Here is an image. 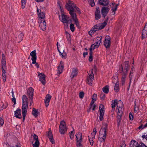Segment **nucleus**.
I'll use <instances>...</instances> for the list:
<instances>
[{
    "instance_id": "8",
    "label": "nucleus",
    "mask_w": 147,
    "mask_h": 147,
    "mask_svg": "<svg viewBox=\"0 0 147 147\" xmlns=\"http://www.w3.org/2000/svg\"><path fill=\"white\" fill-rule=\"evenodd\" d=\"M111 38L109 36H107L105 38L104 42V45L106 48H109L111 44Z\"/></svg>"
},
{
    "instance_id": "3",
    "label": "nucleus",
    "mask_w": 147,
    "mask_h": 147,
    "mask_svg": "<svg viewBox=\"0 0 147 147\" xmlns=\"http://www.w3.org/2000/svg\"><path fill=\"white\" fill-rule=\"evenodd\" d=\"M67 128L66 125V123L64 121L61 122L59 126V132L61 134H64L67 131Z\"/></svg>"
},
{
    "instance_id": "16",
    "label": "nucleus",
    "mask_w": 147,
    "mask_h": 147,
    "mask_svg": "<svg viewBox=\"0 0 147 147\" xmlns=\"http://www.w3.org/2000/svg\"><path fill=\"white\" fill-rule=\"evenodd\" d=\"M95 17L96 20H98L101 18L100 9L98 7L96 8V11L95 12Z\"/></svg>"
},
{
    "instance_id": "58",
    "label": "nucleus",
    "mask_w": 147,
    "mask_h": 147,
    "mask_svg": "<svg viewBox=\"0 0 147 147\" xmlns=\"http://www.w3.org/2000/svg\"><path fill=\"white\" fill-rule=\"evenodd\" d=\"M93 71L94 73H96V67H94L93 69L91 71L92 74H93Z\"/></svg>"
},
{
    "instance_id": "44",
    "label": "nucleus",
    "mask_w": 147,
    "mask_h": 147,
    "mask_svg": "<svg viewBox=\"0 0 147 147\" xmlns=\"http://www.w3.org/2000/svg\"><path fill=\"white\" fill-rule=\"evenodd\" d=\"M94 102V98H92V100L91 102L90 105V109L92 108V105H93V104Z\"/></svg>"
},
{
    "instance_id": "34",
    "label": "nucleus",
    "mask_w": 147,
    "mask_h": 147,
    "mask_svg": "<svg viewBox=\"0 0 147 147\" xmlns=\"http://www.w3.org/2000/svg\"><path fill=\"white\" fill-rule=\"evenodd\" d=\"M76 14H74V17L73 16H71L72 18L73 19V20L75 22V23L76 25L77 26H78L79 25V23L78 22V20L77 19V17L76 15Z\"/></svg>"
},
{
    "instance_id": "41",
    "label": "nucleus",
    "mask_w": 147,
    "mask_h": 147,
    "mask_svg": "<svg viewBox=\"0 0 147 147\" xmlns=\"http://www.w3.org/2000/svg\"><path fill=\"white\" fill-rule=\"evenodd\" d=\"M70 28L71 31H72V32H74L75 30V28L74 24H73L71 23L70 24Z\"/></svg>"
},
{
    "instance_id": "35",
    "label": "nucleus",
    "mask_w": 147,
    "mask_h": 147,
    "mask_svg": "<svg viewBox=\"0 0 147 147\" xmlns=\"http://www.w3.org/2000/svg\"><path fill=\"white\" fill-rule=\"evenodd\" d=\"M121 116H122V115H120L119 114H117V125H120V122L121 121Z\"/></svg>"
},
{
    "instance_id": "31",
    "label": "nucleus",
    "mask_w": 147,
    "mask_h": 147,
    "mask_svg": "<svg viewBox=\"0 0 147 147\" xmlns=\"http://www.w3.org/2000/svg\"><path fill=\"white\" fill-rule=\"evenodd\" d=\"M96 26H94L91 30L88 32V34L91 36H92V34L95 33L96 31H98L96 28Z\"/></svg>"
},
{
    "instance_id": "10",
    "label": "nucleus",
    "mask_w": 147,
    "mask_h": 147,
    "mask_svg": "<svg viewBox=\"0 0 147 147\" xmlns=\"http://www.w3.org/2000/svg\"><path fill=\"white\" fill-rule=\"evenodd\" d=\"M109 10V9L108 7H103L101 10V13L102 17L104 18L107 15Z\"/></svg>"
},
{
    "instance_id": "21",
    "label": "nucleus",
    "mask_w": 147,
    "mask_h": 147,
    "mask_svg": "<svg viewBox=\"0 0 147 147\" xmlns=\"http://www.w3.org/2000/svg\"><path fill=\"white\" fill-rule=\"evenodd\" d=\"M64 67L63 63L62 61H61L57 70L58 74H61L62 73Z\"/></svg>"
},
{
    "instance_id": "17",
    "label": "nucleus",
    "mask_w": 147,
    "mask_h": 147,
    "mask_svg": "<svg viewBox=\"0 0 147 147\" xmlns=\"http://www.w3.org/2000/svg\"><path fill=\"white\" fill-rule=\"evenodd\" d=\"M38 77L39 78V80L43 85L46 83V76L45 74H38Z\"/></svg>"
},
{
    "instance_id": "32",
    "label": "nucleus",
    "mask_w": 147,
    "mask_h": 147,
    "mask_svg": "<svg viewBox=\"0 0 147 147\" xmlns=\"http://www.w3.org/2000/svg\"><path fill=\"white\" fill-rule=\"evenodd\" d=\"M1 63L2 65L1 68L2 69V74H4L5 72V68L6 61L1 60Z\"/></svg>"
},
{
    "instance_id": "59",
    "label": "nucleus",
    "mask_w": 147,
    "mask_h": 147,
    "mask_svg": "<svg viewBox=\"0 0 147 147\" xmlns=\"http://www.w3.org/2000/svg\"><path fill=\"white\" fill-rule=\"evenodd\" d=\"M125 75L124 76V77H122L121 79V80L122 81L123 84L125 83Z\"/></svg>"
},
{
    "instance_id": "2",
    "label": "nucleus",
    "mask_w": 147,
    "mask_h": 147,
    "mask_svg": "<svg viewBox=\"0 0 147 147\" xmlns=\"http://www.w3.org/2000/svg\"><path fill=\"white\" fill-rule=\"evenodd\" d=\"M76 7V4L71 0H68V3H67L65 7L66 9L69 11V13L71 16L74 17V14H76L74 13L75 11L74 8Z\"/></svg>"
},
{
    "instance_id": "9",
    "label": "nucleus",
    "mask_w": 147,
    "mask_h": 147,
    "mask_svg": "<svg viewBox=\"0 0 147 147\" xmlns=\"http://www.w3.org/2000/svg\"><path fill=\"white\" fill-rule=\"evenodd\" d=\"M99 109L100 111L99 119L100 121H102L103 119L105 112L104 105H100Z\"/></svg>"
},
{
    "instance_id": "63",
    "label": "nucleus",
    "mask_w": 147,
    "mask_h": 147,
    "mask_svg": "<svg viewBox=\"0 0 147 147\" xmlns=\"http://www.w3.org/2000/svg\"><path fill=\"white\" fill-rule=\"evenodd\" d=\"M23 115V121H24L26 113H22Z\"/></svg>"
},
{
    "instance_id": "43",
    "label": "nucleus",
    "mask_w": 147,
    "mask_h": 147,
    "mask_svg": "<svg viewBox=\"0 0 147 147\" xmlns=\"http://www.w3.org/2000/svg\"><path fill=\"white\" fill-rule=\"evenodd\" d=\"M78 70L76 68H74L72 71L71 74H77Z\"/></svg>"
},
{
    "instance_id": "54",
    "label": "nucleus",
    "mask_w": 147,
    "mask_h": 147,
    "mask_svg": "<svg viewBox=\"0 0 147 147\" xmlns=\"http://www.w3.org/2000/svg\"><path fill=\"white\" fill-rule=\"evenodd\" d=\"M23 34L22 33H21L19 35L18 37L20 39V40L22 41V38L23 36Z\"/></svg>"
},
{
    "instance_id": "48",
    "label": "nucleus",
    "mask_w": 147,
    "mask_h": 147,
    "mask_svg": "<svg viewBox=\"0 0 147 147\" xmlns=\"http://www.w3.org/2000/svg\"><path fill=\"white\" fill-rule=\"evenodd\" d=\"M100 99L102 100H103L105 99V94L104 93H102L100 95Z\"/></svg>"
},
{
    "instance_id": "12",
    "label": "nucleus",
    "mask_w": 147,
    "mask_h": 147,
    "mask_svg": "<svg viewBox=\"0 0 147 147\" xmlns=\"http://www.w3.org/2000/svg\"><path fill=\"white\" fill-rule=\"evenodd\" d=\"M61 20L63 22L67 24L68 23L69 21V18L68 16L64 14H62L61 17L60 16H59V19H61Z\"/></svg>"
},
{
    "instance_id": "51",
    "label": "nucleus",
    "mask_w": 147,
    "mask_h": 147,
    "mask_svg": "<svg viewBox=\"0 0 147 147\" xmlns=\"http://www.w3.org/2000/svg\"><path fill=\"white\" fill-rule=\"evenodd\" d=\"M90 144L91 146H93L94 144V141L93 139L91 138L89 139Z\"/></svg>"
},
{
    "instance_id": "1",
    "label": "nucleus",
    "mask_w": 147,
    "mask_h": 147,
    "mask_svg": "<svg viewBox=\"0 0 147 147\" xmlns=\"http://www.w3.org/2000/svg\"><path fill=\"white\" fill-rule=\"evenodd\" d=\"M108 129L107 124L105 123L103 124L100 131L98 137V140L101 142H105Z\"/></svg>"
},
{
    "instance_id": "37",
    "label": "nucleus",
    "mask_w": 147,
    "mask_h": 147,
    "mask_svg": "<svg viewBox=\"0 0 147 147\" xmlns=\"http://www.w3.org/2000/svg\"><path fill=\"white\" fill-rule=\"evenodd\" d=\"M109 86H106L102 88V91L105 93L107 94L109 92Z\"/></svg>"
},
{
    "instance_id": "64",
    "label": "nucleus",
    "mask_w": 147,
    "mask_h": 147,
    "mask_svg": "<svg viewBox=\"0 0 147 147\" xmlns=\"http://www.w3.org/2000/svg\"><path fill=\"white\" fill-rule=\"evenodd\" d=\"M142 137L143 138H145L146 140H147V134L146 135H143L142 136Z\"/></svg>"
},
{
    "instance_id": "38",
    "label": "nucleus",
    "mask_w": 147,
    "mask_h": 147,
    "mask_svg": "<svg viewBox=\"0 0 147 147\" xmlns=\"http://www.w3.org/2000/svg\"><path fill=\"white\" fill-rule=\"evenodd\" d=\"M26 0H21V3L22 9H24V8L26 3Z\"/></svg>"
},
{
    "instance_id": "25",
    "label": "nucleus",
    "mask_w": 147,
    "mask_h": 147,
    "mask_svg": "<svg viewBox=\"0 0 147 147\" xmlns=\"http://www.w3.org/2000/svg\"><path fill=\"white\" fill-rule=\"evenodd\" d=\"M15 116L17 118L21 119L22 115L21 114V109H18L15 111Z\"/></svg>"
},
{
    "instance_id": "61",
    "label": "nucleus",
    "mask_w": 147,
    "mask_h": 147,
    "mask_svg": "<svg viewBox=\"0 0 147 147\" xmlns=\"http://www.w3.org/2000/svg\"><path fill=\"white\" fill-rule=\"evenodd\" d=\"M13 96L12 99V102L14 103V105H15L16 103V100L15 97Z\"/></svg>"
},
{
    "instance_id": "18",
    "label": "nucleus",
    "mask_w": 147,
    "mask_h": 147,
    "mask_svg": "<svg viewBox=\"0 0 147 147\" xmlns=\"http://www.w3.org/2000/svg\"><path fill=\"white\" fill-rule=\"evenodd\" d=\"M28 106V102L22 103V113H26Z\"/></svg>"
},
{
    "instance_id": "56",
    "label": "nucleus",
    "mask_w": 147,
    "mask_h": 147,
    "mask_svg": "<svg viewBox=\"0 0 147 147\" xmlns=\"http://www.w3.org/2000/svg\"><path fill=\"white\" fill-rule=\"evenodd\" d=\"M139 147H147V146L143 143H140V146Z\"/></svg>"
},
{
    "instance_id": "52",
    "label": "nucleus",
    "mask_w": 147,
    "mask_h": 147,
    "mask_svg": "<svg viewBox=\"0 0 147 147\" xmlns=\"http://www.w3.org/2000/svg\"><path fill=\"white\" fill-rule=\"evenodd\" d=\"M129 118L130 120H132L133 119V116L131 113H130L129 114Z\"/></svg>"
},
{
    "instance_id": "6",
    "label": "nucleus",
    "mask_w": 147,
    "mask_h": 147,
    "mask_svg": "<svg viewBox=\"0 0 147 147\" xmlns=\"http://www.w3.org/2000/svg\"><path fill=\"white\" fill-rule=\"evenodd\" d=\"M118 74H116L115 77L112 78H113L112 82L113 83H115V86H114V89L116 92H118L119 90V83L118 82Z\"/></svg>"
},
{
    "instance_id": "62",
    "label": "nucleus",
    "mask_w": 147,
    "mask_h": 147,
    "mask_svg": "<svg viewBox=\"0 0 147 147\" xmlns=\"http://www.w3.org/2000/svg\"><path fill=\"white\" fill-rule=\"evenodd\" d=\"M77 74H71L70 76L71 79H73L76 76Z\"/></svg>"
},
{
    "instance_id": "47",
    "label": "nucleus",
    "mask_w": 147,
    "mask_h": 147,
    "mask_svg": "<svg viewBox=\"0 0 147 147\" xmlns=\"http://www.w3.org/2000/svg\"><path fill=\"white\" fill-rule=\"evenodd\" d=\"M92 45L89 48V54L93 53L92 50H94L93 49V45Z\"/></svg>"
},
{
    "instance_id": "29",
    "label": "nucleus",
    "mask_w": 147,
    "mask_h": 147,
    "mask_svg": "<svg viewBox=\"0 0 147 147\" xmlns=\"http://www.w3.org/2000/svg\"><path fill=\"white\" fill-rule=\"evenodd\" d=\"M115 106L117 105V108H123V104L121 100L118 101L117 100V101L115 103Z\"/></svg>"
},
{
    "instance_id": "27",
    "label": "nucleus",
    "mask_w": 147,
    "mask_h": 147,
    "mask_svg": "<svg viewBox=\"0 0 147 147\" xmlns=\"http://www.w3.org/2000/svg\"><path fill=\"white\" fill-rule=\"evenodd\" d=\"M107 24H106L105 22H104L103 23H102L100 25H96L94 26H97L96 27V28L97 30H101L103 29Z\"/></svg>"
},
{
    "instance_id": "49",
    "label": "nucleus",
    "mask_w": 147,
    "mask_h": 147,
    "mask_svg": "<svg viewBox=\"0 0 147 147\" xmlns=\"http://www.w3.org/2000/svg\"><path fill=\"white\" fill-rule=\"evenodd\" d=\"M118 4L116 5L114 7H112V12H114V13H115V11L117 9V7Z\"/></svg>"
},
{
    "instance_id": "46",
    "label": "nucleus",
    "mask_w": 147,
    "mask_h": 147,
    "mask_svg": "<svg viewBox=\"0 0 147 147\" xmlns=\"http://www.w3.org/2000/svg\"><path fill=\"white\" fill-rule=\"evenodd\" d=\"M93 53L89 54V61L91 62L93 60Z\"/></svg>"
},
{
    "instance_id": "45",
    "label": "nucleus",
    "mask_w": 147,
    "mask_h": 147,
    "mask_svg": "<svg viewBox=\"0 0 147 147\" xmlns=\"http://www.w3.org/2000/svg\"><path fill=\"white\" fill-rule=\"evenodd\" d=\"M84 95V92H81L79 93V97L81 98H82Z\"/></svg>"
},
{
    "instance_id": "11",
    "label": "nucleus",
    "mask_w": 147,
    "mask_h": 147,
    "mask_svg": "<svg viewBox=\"0 0 147 147\" xmlns=\"http://www.w3.org/2000/svg\"><path fill=\"white\" fill-rule=\"evenodd\" d=\"M94 74H89L88 76H87V78L86 80V83L90 86L92 85V82L94 80Z\"/></svg>"
},
{
    "instance_id": "42",
    "label": "nucleus",
    "mask_w": 147,
    "mask_h": 147,
    "mask_svg": "<svg viewBox=\"0 0 147 147\" xmlns=\"http://www.w3.org/2000/svg\"><path fill=\"white\" fill-rule=\"evenodd\" d=\"M61 57L62 58L65 59L66 58V53L64 51H63V53L61 54Z\"/></svg>"
},
{
    "instance_id": "28",
    "label": "nucleus",
    "mask_w": 147,
    "mask_h": 147,
    "mask_svg": "<svg viewBox=\"0 0 147 147\" xmlns=\"http://www.w3.org/2000/svg\"><path fill=\"white\" fill-rule=\"evenodd\" d=\"M99 38H100V39L93 44L94 45H93V49L97 48L99 47L100 44L101 42L102 36H100Z\"/></svg>"
},
{
    "instance_id": "24",
    "label": "nucleus",
    "mask_w": 147,
    "mask_h": 147,
    "mask_svg": "<svg viewBox=\"0 0 147 147\" xmlns=\"http://www.w3.org/2000/svg\"><path fill=\"white\" fill-rule=\"evenodd\" d=\"M98 2L99 4L104 6H107L109 3L108 0H100Z\"/></svg>"
},
{
    "instance_id": "13",
    "label": "nucleus",
    "mask_w": 147,
    "mask_h": 147,
    "mask_svg": "<svg viewBox=\"0 0 147 147\" xmlns=\"http://www.w3.org/2000/svg\"><path fill=\"white\" fill-rule=\"evenodd\" d=\"M33 92L34 89L32 87H30L27 91V94L29 98L31 100H33Z\"/></svg>"
},
{
    "instance_id": "23",
    "label": "nucleus",
    "mask_w": 147,
    "mask_h": 147,
    "mask_svg": "<svg viewBox=\"0 0 147 147\" xmlns=\"http://www.w3.org/2000/svg\"><path fill=\"white\" fill-rule=\"evenodd\" d=\"M140 144L134 140H132L130 144L129 147H139Z\"/></svg>"
},
{
    "instance_id": "39",
    "label": "nucleus",
    "mask_w": 147,
    "mask_h": 147,
    "mask_svg": "<svg viewBox=\"0 0 147 147\" xmlns=\"http://www.w3.org/2000/svg\"><path fill=\"white\" fill-rule=\"evenodd\" d=\"M26 102H28V98L26 95H24L22 97V103H25Z\"/></svg>"
},
{
    "instance_id": "50",
    "label": "nucleus",
    "mask_w": 147,
    "mask_h": 147,
    "mask_svg": "<svg viewBox=\"0 0 147 147\" xmlns=\"http://www.w3.org/2000/svg\"><path fill=\"white\" fill-rule=\"evenodd\" d=\"M74 8L76 9V10L78 12V13L79 14H81V13L80 9L76 5V7Z\"/></svg>"
},
{
    "instance_id": "5",
    "label": "nucleus",
    "mask_w": 147,
    "mask_h": 147,
    "mask_svg": "<svg viewBox=\"0 0 147 147\" xmlns=\"http://www.w3.org/2000/svg\"><path fill=\"white\" fill-rule=\"evenodd\" d=\"M129 61H126L124 63V68L121 65L119 68V73L123 72V74L127 73L129 69Z\"/></svg>"
},
{
    "instance_id": "40",
    "label": "nucleus",
    "mask_w": 147,
    "mask_h": 147,
    "mask_svg": "<svg viewBox=\"0 0 147 147\" xmlns=\"http://www.w3.org/2000/svg\"><path fill=\"white\" fill-rule=\"evenodd\" d=\"M88 1L91 7H93L95 5V3L94 0H88Z\"/></svg>"
},
{
    "instance_id": "19",
    "label": "nucleus",
    "mask_w": 147,
    "mask_h": 147,
    "mask_svg": "<svg viewBox=\"0 0 147 147\" xmlns=\"http://www.w3.org/2000/svg\"><path fill=\"white\" fill-rule=\"evenodd\" d=\"M51 98V96L49 94H47L45 97V106L47 107L49 105V102Z\"/></svg>"
},
{
    "instance_id": "22",
    "label": "nucleus",
    "mask_w": 147,
    "mask_h": 147,
    "mask_svg": "<svg viewBox=\"0 0 147 147\" xmlns=\"http://www.w3.org/2000/svg\"><path fill=\"white\" fill-rule=\"evenodd\" d=\"M33 138L35 140L34 144H33V147H38L39 142L38 140V136L35 134H34L33 136Z\"/></svg>"
},
{
    "instance_id": "33",
    "label": "nucleus",
    "mask_w": 147,
    "mask_h": 147,
    "mask_svg": "<svg viewBox=\"0 0 147 147\" xmlns=\"http://www.w3.org/2000/svg\"><path fill=\"white\" fill-rule=\"evenodd\" d=\"M38 113L39 112L36 109L34 108H33L32 114L35 117H38Z\"/></svg>"
},
{
    "instance_id": "36",
    "label": "nucleus",
    "mask_w": 147,
    "mask_h": 147,
    "mask_svg": "<svg viewBox=\"0 0 147 147\" xmlns=\"http://www.w3.org/2000/svg\"><path fill=\"white\" fill-rule=\"evenodd\" d=\"M117 114H119L120 115H122L123 111V108H117Z\"/></svg>"
},
{
    "instance_id": "26",
    "label": "nucleus",
    "mask_w": 147,
    "mask_h": 147,
    "mask_svg": "<svg viewBox=\"0 0 147 147\" xmlns=\"http://www.w3.org/2000/svg\"><path fill=\"white\" fill-rule=\"evenodd\" d=\"M117 101V99H115L114 100H113L112 101V103L111 104L112 109L111 112V114L113 115L114 113L115 110V103Z\"/></svg>"
},
{
    "instance_id": "20",
    "label": "nucleus",
    "mask_w": 147,
    "mask_h": 147,
    "mask_svg": "<svg viewBox=\"0 0 147 147\" xmlns=\"http://www.w3.org/2000/svg\"><path fill=\"white\" fill-rule=\"evenodd\" d=\"M147 37V23L145 24L142 33V38L143 39Z\"/></svg>"
},
{
    "instance_id": "15",
    "label": "nucleus",
    "mask_w": 147,
    "mask_h": 147,
    "mask_svg": "<svg viewBox=\"0 0 147 147\" xmlns=\"http://www.w3.org/2000/svg\"><path fill=\"white\" fill-rule=\"evenodd\" d=\"M50 130L47 132V135L49 138L50 142L52 144L55 143V140L53 138V135L52 132L51 131V129H49Z\"/></svg>"
},
{
    "instance_id": "4",
    "label": "nucleus",
    "mask_w": 147,
    "mask_h": 147,
    "mask_svg": "<svg viewBox=\"0 0 147 147\" xmlns=\"http://www.w3.org/2000/svg\"><path fill=\"white\" fill-rule=\"evenodd\" d=\"M82 133L79 132L76 135V146L77 147H82L83 146L81 143L82 142Z\"/></svg>"
},
{
    "instance_id": "57",
    "label": "nucleus",
    "mask_w": 147,
    "mask_h": 147,
    "mask_svg": "<svg viewBox=\"0 0 147 147\" xmlns=\"http://www.w3.org/2000/svg\"><path fill=\"white\" fill-rule=\"evenodd\" d=\"M134 70H135L134 67H133V66H132L131 69L130 71L129 74H133V73L134 72Z\"/></svg>"
},
{
    "instance_id": "53",
    "label": "nucleus",
    "mask_w": 147,
    "mask_h": 147,
    "mask_svg": "<svg viewBox=\"0 0 147 147\" xmlns=\"http://www.w3.org/2000/svg\"><path fill=\"white\" fill-rule=\"evenodd\" d=\"M3 76V79L4 82H5L6 80V74H2Z\"/></svg>"
},
{
    "instance_id": "7",
    "label": "nucleus",
    "mask_w": 147,
    "mask_h": 147,
    "mask_svg": "<svg viewBox=\"0 0 147 147\" xmlns=\"http://www.w3.org/2000/svg\"><path fill=\"white\" fill-rule=\"evenodd\" d=\"M45 18H42L38 20V23H40L39 26L42 30L46 29V24L45 20Z\"/></svg>"
},
{
    "instance_id": "30",
    "label": "nucleus",
    "mask_w": 147,
    "mask_h": 147,
    "mask_svg": "<svg viewBox=\"0 0 147 147\" xmlns=\"http://www.w3.org/2000/svg\"><path fill=\"white\" fill-rule=\"evenodd\" d=\"M37 11L39 19L41 18H45V13L43 12H42L41 10L39 9L38 8H37Z\"/></svg>"
},
{
    "instance_id": "14",
    "label": "nucleus",
    "mask_w": 147,
    "mask_h": 147,
    "mask_svg": "<svg viewBox=\"0 0 147 147\" xmlns=\"http://www.w3.org/2000/svg\"><path fill=\"white\" fill-rule=\"evenodd\" d=\"M36 55L35 50L32 51L30 53V55L32 57L31 60L32 61V63L33 64H34L36 63Z\"/></svg>"
},
{
    "instance_id": "55",
    "label": "nucleus",
    "mask_w": 147,
    "mask_h": 147,
    "mask_svg": "<svg viewBox=\"0 0 147 147\" xmlns=\"http://www.w3.org/2000/svg\"><path fill=\"white\" fill-rule=\"evenodd\" d=\"M4 124L3 119L1 118H0V124L1 126H2Z\"/></svg>"
},
{
    "instance_id": "60",
    "label": "nucleus",
    "mask_w": 147,
    "mask_h": 147,
    "mask_svg": "<svg viewBox=\"0 0 147 147\" xmlns=\"http://www.w3.org/2000/svg\"><path fill=\"white\" fill-rule=\"evenodd\" d=\"M1 60L5 61V56L3 53L2 54V59Z\"/></svg>"
}]
</instances>
